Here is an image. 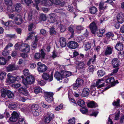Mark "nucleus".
<instances>
[{"label": "nucleus", "mask_w": 124, "mask_h": 124, "mask_svg": "<svg viewBox=\"0 0 124 124\" xmlns=\"http://www.w3.org/2000/svg\"><path fill=\"white\" fill-rule=\"evenodd\" d=\"M8 16L9 18L13 20L17 24L19 25L22 23V16L21 15L11 13L8 14Z\"/></svg>", "instance_id": "1"}, {"label": "nucleus", "mask_w": 124, "mask_h": 124, "mask_svg": "<svg viewBox=\"0 0 124 124\" xmlns=\"http://www.w3.org/2000/svg\"><path fill=\"white\" fill-rule=\"evenodd\" d=\"M30 109L33 115L36 116L39 115L41 110L40 107L37 104L32 105Z\"/></svg>", "instance_id": "2"}, {"label": "nucleus", "mask_w": 124, "mask_h": 124, "mask_svg": "<svg viewBox=\"0 0 124 124\" xmlns=\"http://www.w3.org/2000/svg\"><path fill=\"white\" fill-rule=\"evenodd\" d=\"M20 79L19 77H14L11 74L9 73L7 75V78L6 81V83L7 85H9L11 83L15 82L16 81H19V79Z\"/></svg>", "instance_id": "3"}, {"label": "nucleus", "mask_w": 124, "mask_h": 124, "mask_svg": "<svg viewBox=\"0 0 124 124\" xmlns=\"http://www.w3.org/2000/svg\"><path fill=\"white\" fill-rule=\"evenodd\" d=\"M35 79L32 75H30L26 77V78L23 79V82L25 85H29L33 84L34 82Z\"/></svg>", "instance_id": "4"}, {"label": "nucleus", "mask_w": 124, "mask_h": 124, "mask_svg": "<svg viewBox=\"0 0 124 124\" xmlns=\"http://www.w3.org/2000/svg\"><path fill=\"white\" fill-rule=\"evenodd\" d=\"M44 95L45 99L48 102L51 103L54 101L53 97L54 95L53 93L50 92H45Z\"/></svg>", "instance_id": "5"}, {"label": "nucleus", "mask_w": 124, "mask_h": 124, "mask_svg": "<svg viewBox=\"0 0 124 124\" xmlns=\"http://www.w3.org/2000/svg\"><path fill=\"white\" fill-rule=\"evenodd\" d=\"M83 80L80 78H77L76 82L72 85L73 88L74 90L77 89L79 87L82 86L83 84Z\"/></svg>", "instance_id": "6"}, {"label": "nucleus", "mask_w": 124, "mask_h": 124, "mask_svg": "<svg viewBox=\"0 0 124 124\" xmlns=\"http://www.w3.org/2000/svg\"><path fill=\"white\" fill-rule=\"evenodd\" d=\"M37 65V70L39 72H43L46 71L47 69V66L44 64H42L40 62H38Z\"/></svg>", "instance_id": "7"}, {"label": "nucleus", "mask_w": 124, "mask_h": 124, "mask_svg": "<svg viewBox=\"0 0 124 124\" xmlns=\"http://www.w3.org/2000/svg\"><path fill=\"white\" fill-rule=\"evenodd\" d=\"M76 64L77 65V68L78 69L83 72L86 68V65L83 62L76 63Z\"/></svg>", "instance_id": "8"}, {"label": "nucleus", "mask_w": 124, "mask_h": 124, "mask_svg": "<svg viewBox=\"0 0 124 124\" xmlns=\"http://www.w3.org/2000/svg\"><path fill=\"white\" fill-rule=\"evenodd\" d=\"M18 66L15 64H11L8 65L6 68L8 72L12 71L19 69Z\"/></svg>", "instance_id": "9"}, {"label": "nucleus", "mask_w": 124, "mask_h": 124, "mask_svg": "<svg viewBox=\"0 0 124 124\" xmlns=\"http://www.w3.org/2000/svg\"><path fill=\"white\" fill-rule=\"evenodd\" d=\"M20 114L19 112L14 111L12 114V116L10 118V120L12 122L16 121L19 116Z\"/></svg>", "instance_id": "10"}, {"label": "nucleus", "mask_w": 124, "mask_h": 124, "mask_svg": "<svg viewBox=\"0 0 124 124\" xmlns=\"http://www.w3.org/2000/svg\"><path fill=\"white\" fill-rule=\"evenodd\" d=\"M114 34L112 32H108L105 35V39L104 42L106 44H108L110 41L109 39L111 37L114 36Z\"/></svg>", "instance_id": "11"}, {"label": "nucleus", "mask_w": 124, "mask_h": 124, "mask_svg": "<svg viewBox=\"0 0 124 124\" xmlns=\"http://www.w3.org/2000/svg\"><path fill=\"white\" fill-rule=\"evenodd\" d=\"M67 46L71 49H75L78 47V45L77 42L74 41H70L68 42Z\"/></svg>", "instance_id": "12"}, {"label": "nucleus", "mask_w": 124, "mask_h": 124, "mask_svg": "<svg viewBox=\"0 0 124 124\" xmlns=\"http://www.w3.org/2000/svg\"><path fill=\"white\" fill-rule=\"evenodd\" d=\"M47 114L48 116L44 117L45 122V123H48L53 117L54 115L53 114L50 112H48Z\"/></svg>", "instance_id": "13"}, {"label": "nucleus", "mask_w": 124, "mask_h": 124, "mask_svg": "<svg viewBox=\"0 0 124 124\" xmlns=\"http://www.w3.org/2000/svg\"><path fill=\"white\" fill-rule=\"evenodd\" d=\"M90 28L93 34H95L97 30V27L96 23L93 22L90 25Z\"/></svg>", "instance_id": "14"}, {"label": "nucleus", "mask_w": 124, "mask_h": 124, "mask_svg": "<svg viewBox=\"0 0 124 124\" xmlns=\"http://www.w3.org/2000/svg\"><path fill=\"white\" fill-rule=\"evenodd\" d=\"M42 77L45 80H46L49 79V81H52L53 79V76L51 75L50 77L48 73H44L42 76Z\"/></svg>", "instance_id": "15"}, {"label": "nucleus", "mask_w": 124, "mask_h": 124, "mask_svg": "<svg viewBox=\"0 0 124 124\" xmlns=\"http://www.w3.org/2000/svg\"><path fill=\"white\" fill-rule=\"evenodd\" d=\"M41 55L40 54L36 53L34 55V58L36 59H39L41 57L42 58H44L45 56V54L44 52L42 49H41L40 51Z\"/></svg>", "instance_id": "16"}, {"label": "nucleus", "mask_w": 124, "mask_h": 124, "mask_svg": "<svg viewBox=\"0 0 124 124\" xmlns=\"http://www.w3.org/2000/svg\"><path fill=\"white\" fill-rule=\"evenodd\" d=\"M113 48V47L112 46H107L104 52L105 55H107L111 54L112 52Z\"/></svg>", "instance_id": "17"}, {"label": "nucleus", "mask_w": 124, "mask_h": 124, "mask_svg": "<svg viewBox=\"0 0 124 124\" xmlns=\"http://www.w3.org/2000/svg\"><path fill=\"white\" fill-rule=\"evenodd\" d=\"M41 1V4L44 6H49L52 3L50 0H39Z\"/></svg>", "instance_id": "18"}, {"label": "nucleus", "mask_w": 124, "mask_h": 124, "mask_svg": "<svg viewBox=\"0 0 124 124\" xmlns=\"http://www.w3.org/2000/svg\"><path fill=\"white\" fill-rule=\"evenodd\" d=\"M112 64L114 68L117 67L120 65V61L117 58H114L112 61Z\"/></svg>", "instance_id": "19"}, {"label": "nucleus", "mask_w": 124, "mask_h": 124, "mask_svg": "<svg viewBox=\"0 0 124 124\" xmlns=\"http://www.w3.org/2000/svg\"><path fill=\"white\" fill-rule=\"evenodd\" d=\"M18 91L19 93H22L25 95L28 96L29 93L26 89L23 87H20L18 90Z\"/></svg>", "instance_id": "20"}, {"label": "nucleus", "mask_w": 124, "mask_h": 124, "mask_svg": "<svg viewBox=\"0 0 124 124\" xmlns=\"http://www.w3.org/2000/svg\"><path fill=\"white\" fill-rule=\"evenodd\" d=\"M49 16L50 18L48 20L49 22L51 23H54L56 21L55 15L54 13H52L50 14Z\"/></svg>", "instance_id": "21"}, {"label": "nucleus", "mask_w": 124, "mask_h": 124, "mask_svg": "<svg viewBox=\"0 0 124 124\" xmlns=\"http://www.w3.org/2000/svg\"><path fill=\"white\" fill-rule=\"evenodd\" d=\"M89 90L88 88H84L82 92V96L84 97H86L89 95Z\"/></svg>", "instance_id": "22"}, {"label": "nucleus", "mask_w": 124, "mask_h": 124, "mask_svg": "<svg viewBox=\"0 0 124 124\" xmlns=\"http://www.w3.org/2000/svg\"><path fill=\"white\" fill-rule=\"evenodd\" d=\"M54 77L58 81H60V80L62 79V75L60 72H58L57 71L55 72Z\"/></svg>", "instance_id": "23"}, {"label": "nucleus", "mask_w": 124, "mask_h": 124, "mask_svg": "<svg viewBox=\"0 0 124 124\" xmlns=\"http://www.w3.org/2000/svg\"><path fill=\"white\" fill-rule=\"evenodd\" d=\"M123 45L122 43L120 42H118L115 46L116 49L119 51L122 50L123 49Z\"/></svg>", "instance_id": "24"}, {"label": "nucleus", "mask_w": 124, "mask_h": 124, "mask_svg": "<svg viewBox=\"0 0 124 124\" xmlns=\"http://www.w3.org/2000/svg\"><path fill=\"white\" fill-rule=\"evenodd\" d=\"M96 58V55H94L93 57L90 59L87 62V65L88 66L90 65L92 63V64H94L95 62Z\"/></svg>", "instance_id": "25"}, {"label": "nucleus", "mask_w": 124, "mask_h": 124, "mask_svg": "<svg viewBox=\"0 0 124 124\" xmlns=\"http://www.w3.org/2000/svg\"><path fill=\"white\" fill-rule=\"evenodd\" d=\"M71 72L68 71L62 70V79L64 78H66L71 75Z\"/></svg>", "instance_id": "26"}, {"label": "nucleus", "mask_w": 124, "mask_h": 124, "mask_svg": "<svg viewBox=\"0 0 124 124\" xmlns=\"http://www.w3.org/2000/svg\"><path fill=\"white\" fill-rule=\"evenodd\" d=\"M87 106L90 108H94L97 106V104L94 101L89 102L87 104Z\"/></svg>", "instance_id": "27"}, {"label": "nucleus", "mask_w": 124, "mask_h": 124, "mask_svg": "<svg viewBox=\"0 0 124 124\" xmlns=\"http://www.w3.org/2000/svg\"><path fill=\"white\" fill-rule=\"evenodd\" d=\"M1 23L2 24L5 25L6 26H12L13 25V22L11 21H8L6 23L2 21Z\"/></svg>", "instance_id": "28"}, {"label": "nucleus", "mask_w": 124, "mask_h": 124, "mask_svg": "<svg viewBox=\"0 0 124 124\" xmlns=\"http://www.w3.org/2000/svg\"><path fill=\"white\" fill-rule=\"evenodd\" d=\"M103 80H102L100 79H98L96 81V84H92L91 87L92 89H93V90H95L96 88H95V87L97 85H98L99 84L101 83V82Z\"/></svg>", "instance_id": "29"}, {"label": "nucleus", "mask_w": 124, "mask_h": 124, "mask_svg": "<svg viewBox=\"0 0 124 124\" xmlns=\"http://www.w3.org/2000/svg\"><path fill=\"white\" fill-rule=\"evenodd\" d=\"M124 18L122 16L120 15V14L117 16V20L119 23H122L124 21Z\"/></svg>", "instance_id": "30"}, {"label": "nucleus", "mask_w": 124, "mask_h": 124, "mask_svg": "<svg viewBox=\"0 0 124 124\" xmlns=\"http://www.w3.org/2000/svg\"><path fill=\"white\" fill-rule=\"evenodd\" d=\"M15 8L16 12H19L22 8L21 4L20 3H17L16 5Z\"/></svg>", "instance_id": "31"}, {"label": "nucleus", "mask_w": 124, "mask_h": 124, "mask_svg": "<svg viewBox=\"0 0 124 124\" xmlns=\"http://www.w3.org/2000/svg\"><path fill=\"white\" fill-rule=\"evenodd\" d=\"M97 11V8L94 6L90 8V12L92 14H94Z\"/></svg>", "instance_id": "32"}, {"label": "nucleus", "mask_w": 124, "mask_h": 124, "mask_svg": "<svg viewBox=\"0 0 124 124\" xmlns=\"http://www.w3.org/2000/svg\"><path fill=\"white\" fill-rule=\"evenodd\" d=\"M104 3V2L102 1L100 2L99 4V8L100 10H104L107 7V6H105V7H103Z\"/></svg>", "instance_id": "33"}, {"label": "nucleus", "mask_w": 124, "mask_h": 124, "mask_svg": "<svg viewBox=\"0 0 124 124\" xmlns=\"http://www.w3.org/2000/svg\"><path fill=\"white\" fill-rule=\"evenodd\" d=\"M105 30L103 29H100L99 31L97 32V34L99 37H101L102 36L103 33L105 32Z\"/></svg>", "instance_id": "34"}, {"label": "nucleus", "mask_w": 124, "mask_h": 124, "mask_svg": "<svg viewBox=\"0 0 124 124\" xmlns=\"http://www.w3.org/2000/svg\"><path fill=\"white\" fill-rule=\"evenodd\" d=\"M7 63V60L3 57H0V64L4 65Z\"/></svg>", "instance_id": "35"}, {"label": "nucleus", "mask_w": 124, "mask_h": 124, "mask_svg": "<svg viewBox=\"0 0 124 124\" xmlns=\"http://www.w3.org/2000/svg\"><path fill=\"white\" fill-rule=\"evenodd\" d=\"M17 124H28L24 118H20L19 119Z\"/></svg>", "instance_id": "36"}, {"label": "nucleus", "mask_w": 124, "mask_h": 124, "mask_svg": "<svg viewBox=\"0 0 124 124\" xmlns=\"http://www.w3.org/2000/svg\"><path fill=\"white\" fill-rule=\"evenodd\" d=\"M42 89L39 87H36L34 88V92L35 93L38 94L40 93H42Z\"/></svg>", "instance_id": "37"}, {"label": "nucleus", "mask_w": 124, "mask_h": 124, "mask_svg": "<svg viewBox=\"0 0 124 124\" xmlns=\"http://www.w3.org/2000/svg\"><path fill=\"white\" fill-rule=\"evenodd\" d=\"M7 95L8 98H11L13 97L14 94L10 91L7 90Z\"/></svg>", "instance_id": "38"}, {"label": "nucleus", "mask_w": 124, "mask_h": 124, "mask_svg": "<svg viewBox=\"0 0 124 124\" xmlns=\"http://www.w3.org/2000/svg\"><path fill=\"white\" fill-rule=\"evenodd\" d=\"M34 35V33L33 32L29 33L28 34L26 40H28L33 38Z\"/></svg>", "instance_id": "39"}, {"label": "nucleus", "mask_w": 124, "mask_h": 124, "mask_svg": "<svg viewBox=\"0 0 124 124\" xmlns=\"http://www.w3.org/2000/svg\"><path fill=\"white\" fill-rule=\"evenodd\" d=\"M106 82L107 83H111V84L113 85V84L115 82L114 79V78L113 77H112L111 78H110L106 80Z\"/></svg>", "instance_id": "40"}, {"label": "nucleus", "mask_w": 124, "mask_h": 124, "mask_svg": "<svg viewBox=\"0 0 124 124\" xmlns=\"http://www.w3.org/2000/svg\"><path fill=\"white\" fill-rule=\"evenodd\" d=\"M21 1L22 3H25L27 6L33 3L32 0H22Z\"/></svg>", "instance_id": "41"}, {"label": "nucleus", "mask_w": 124, "mask_h": 124, "mask_svg": "<svg viewBox=\"0 0 124 124\" xmlns=\"http://www.w3.org/2000/svg\"><path fill=\"white\" fill-rule=\"evenodd\" d=\"M97 73L99 77H101L105 74V72L102 70H99L97 72Z\"/></svg>", "instance_id": "42"}, {"label": "nucleus", "mask_w": 124, "mask_h": 124, "mask_svg": "<svg viewBox=\"0 0 124 124\" xmlns=\"http://www.w3.org/2000/svg\"><path fill=\"white\" fill-rule=\"evenodd\" d=\"M24 52H26L27 53L29 52L30 50L29 45L28 44H24Z\"/></svg>", "instance_id": "43"}, {"label": "nucleus", "mask_w": 124, "mask_h": 124, "mask_svg": "<svg viewBox=\"0 0 124 124\" xmlns=\"http://www.w3.org/2000/svg\"><path fill=\"white\" fill-rule=\"evenodd\" d=\"M52 3L51 5L50 6H51L52 3H54L56 5H59L60 4L62 5L61 1L60 0H52V1L51 0Z\"/></svg>", "instance_id": "44"}, {"label": "nucleus", "mask_w": 124, "mask_h": 124, "mask_svg": "<svg viewBox=\"0 0 124 124\" xmlns=\"http://www.w3.org/2000/svg\"><path fill=\"white\" fill-rule=\"evenodd\" d=\"M77 103L78 105L82 107L83 106L85 105V102L83 100L79 99L78 100L77 102Z\"/></svg>", "instance_id": "45"}, {"label": "nucleus", "mask_w": 124, "mask_h": 124, "mask_svg": "<svg viewBox=\"0 0 124 124\" xmlns=\"http://www.w3.org/2000/svg\"><path fill=\"white\" fill-rule=\"evenodd\" d=\"M5 3L8 6H11L12 4L11 0H5Z\"/></svg>", "instance_id": "46"}, {"label": "nucleus", "mask_w": 124, "mask_h": 124, "mask_svg": "<svg viewBox=\"0 0 124 124\" xmlns=\"http://www.w3.org/2000/svg\"><path fill=\"white\" fill-rule=\"evenodd\" d=\"M8 107L10 109H14L16 107V105L14 103H12L9 104Z\"/></svg>", "instance_id": "47"}, {"label": "nucleus", "mask_w": 124, "mask_h": 124, "mask_svg": "<svg viewBox=\"0 0 124 124\" xmlns=\"http://www.w3.org/2000/svg\"><path fill=\"white\" fill-rule=\"evenodd\" d=\"M89 67L87 69L88 71L91 72H93L94 71V69L95 68V67L93 65H90L88 66Z\"/></svg>", "instance_id": "48"}, {"label": "nucleus", "mask_w": 124, "mask_h": 124, "mask_svg": "<svg viewBox=\"0 0 124 124\" xmlns=\"http://www.w3.org/2000/svg\"><path fill=\"white\" fill-rule=\"evenodd\" d=\"M6 76V74L5 72L2 71L0 73V79L2 80L4 79Z\"/></svg>", "instance_id": "49"}, {"label": "nucleus", "mask_w": 124, "mask_h": 124, "mask_svg": "<svg viewBox=\"0 0 124 124\" xmlns=\"http://www.w3.org/2000/svg\"><path fill=\"white\" fill-rule=\"evenodd\" d=\"M91 44L89 42H87L85 45V48L86 50H87L89 49L91 47Z\"/></svg>", "instance_id": "50"}, {"label": "nucleus", "mask_w": 124, "mask_h": 124, "mask_svg": "<svg viewBox=\"0 0 124 124\" xmlns=\"http://www.w3.org/2000/svg\"><path fill=\"white\" fill-rule=\"evenodd\" d=\"M35 28V26H34L33 23L30 24L29 26L28 30L29 31H31L32 30L34 29Z\"/></svg>", "instance_id": "51"}, {"label": "nucleus", "mask_w": 124, "mask_h": 124, "mask_svg": "<svg viewBox=\"0 0 124 124\" xmlns=\"http://www.w3.org/2000/svg\"><path fill=\"white\" fill-rule=\"evenodd\" d=\"M41 104L43 107L46 108H49L51 106V105H48L43 102H41Z\"/></svg>", "instance_id": "52"}, {"label": "nucleus", "mask_w": 124, "mask_h": 124, "mask_svg": "<svg viewBox=\"0 0 124 124\" xmlns=\"http://www.w3.org/2000/svg\"><path fill=\"white\" fill-rule=\"evenodd\" d=\"M1 96L4 98H5L6 95H7V91L4 89H1Z\"/></svg>", "instance_id": "53"}, {"label": "nucleus", "mask_w": 124, "mask_h": 124, "mask_svg": "<svg viewBox=\"0 0 124 124\" xmlns=\"http://www.w3.org/2000/svg\"><path fill=\"white\" fill-rule=\"evenodd\" d=\"M40 18L41 20L44 21H45L46 20V16L44 14H41Z\"/></svg>", "instance_id": "54"}, {"label": "nucleus", "mask_w": 124, "mask_h": 124, "mask_svg": "<svg viewBox=\"0 0 124 124\" xmlns=\"http://www.w3.org/2000/svg\"><path fill=\"white\" fill-rule=\"evenodd\" d=\"M24 44H22L20 45L19 47V50L21 52H24Z\"/></svg>", "instance_id": "55"}, {"label": "nucleus", "mask_w": 124, "mask_h": 124, "mask_svg": "<svg viewBox=\"0 0 124 124\" xmlns=\"http://www.w3.org/2000/svg\"><path fill=\"white\" fill-rule=\"evenodd\" d=\"M80 110L81 112L83 114H85L88 111L87 109L84 107L80 109Z\"/></svg>", "instance_id": "56"}, {"label": "nucleus", "mask_w": 124, "mask_h": 124, "mask_svg": "<svg viewBox=\"0 0 124 124\" xmlns=\"http://www.w3.org/2000/svg\"><path fill=\"white\" fill-rule=\"evenodd\" d=\"M120 100L119 99H117L116 101H114L113 103V104L114 106H117L119 105V104Z\"/></svg>", "instance_id": "57"}, {"label": "nucleus", "mask_w": 124, "mask_h": 124, "mask_svg": "<svg viewBox=\"0 0 124 124\" xmlns=\"http://www.w3.org/2000/svg\"><path fill=\"white\" fill-rule=\"evenodd\" d=\"M23 73L24 76H26L29 75L30 73L28 69H25L23 71Z\"/></svg>", "instance_id": "58"}, {"label": "nucleus", "mask_w": 124, "mask_h": 124, "mask_svg": "<svg viewBox=\"0 0 124 124\" xmlns=\"http://www.w3.org/2000/svg\"><path fill=\"white\" fill-rule=\"evenodd\" d=\"M50 33L51 35L54 34L55 33V29L54 27L51 28L50 30Z\"/></svg>", "instance_id": "59"}, {"label": "nucleus", "mask_w": 124, "mask_h": 124, "mask_svg": "<svg viewBox=\"0 0 124 124\" xmlns=\"http://www.w3.org/2000/svg\"><path fill=\"white\" fill-rule=\"evenodd\" d=\"M38 84L40 85H43L45 84V82L42 80H38Z\"/></svg>", "instance_id": "60"}, {"label": "nucleus", "mask_w": 124, "mask_h": 124, "mask_svg": "<svg viewBox=\"0 0 124 124\" xmlns=\"http://www.w3.org/2000/svg\"><path fill=\"white\" fill-rule=\"evenodd\" d=\"M7 49H5V47L4 48V50L2 52V54L4 56H6L9 54V51L7 50Z\"/></svg>", "instance_id": "61"}, {"label": "nucleus", "mask_w": 124, "mask_h": 124, "mask_svg": "<svg viewBox=\"0 0 124 124\" xmlns=\"http://www.w3.org/2000/svg\"><path fill=\"white\" fill-rule=\"evenodd\" d=\"M37 44L35 42H32L31 44L32 49V50H34L37 47Z\"/></svg>", "instance_id": "62"}, {"label": "nucleus", "mask_w": 124, "mask_h": 124, "mask_svg": "<svg viewBox=\"0 0 124 124\" xmlns=\"http://www.w3.org/2000/svg\"><path fill=\"white\" fill-rule=\"evenodd\" d=\"M56 24L57 25V26L58 27L60 28V29H61L62 27L61 22L60 21H58L56 23Z\"/></svg>", "instance_id": "63"}, {"label": "nucleus", "mask_w": 124, "mask_h": 124, "mask_svg": "<svg viewBox=\"0 0 124 124\" xmlns=\"http://www.w3.org/2000/svg\"><path fill=\"white\" fill-rule=\"evenodd\" d=\"M67 10L70 12H72L73 10V8L72 6H69L68 8H67Z\"/></svg>", "instance_id": "64"}]
</instances>
